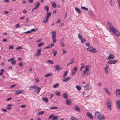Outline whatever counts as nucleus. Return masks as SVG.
Here are the masks:
<instances>
[{"label": "nucleus", "instance_id": "nucleus-54", "mask_svg": "<svg viewBox=\"0 0 120 120\" xmlns=\"http://www.w3.org/2000/svg\"><path fill=\"white\" fill-rule=\"evenodd\" d=\"M61 46L62 47H64L65 46V45H64V44L63 42H61Z\"/></svg>", "mask_w": 120, "mask_h": 120}, {"label": "nucleus", "instance_id": "nucleus-19", "mask_svg": "<svg viewBox=\"0 0 120 120\" xmlns=\"http://www.w3.org/2000/svg\"><path fill=\"white\" fill-rule=\"evenodd\" d=\"M75 9V11L77 12L78 13H81V11L79 8H78L77 7H75L74 8Z\"/></svg>", "mask_w": 120, "mask_h": 120}, {"label": "nucleus", "instance_id": "nucleus-48", "mask_svg": "<svg viewBox=\"0 0 120 120\" xmlns=\"http://www.w3.org/2000/svg\"><path fill=\"white\" fill-rule=\"evenodd\" d=\"M23 64L22 63H19V65L20 67L23 66Z\"/></svg>", "mask_w": 120, "mask_h": 120}, {"label": "nucleus", "instance_id": "nucleus-64", "mask_svg": "<svg viewBox=\"0 0 120 120\" xmlns=\"http://www.w3.org/2000/svg\"><path fill=\"white\" fill-rule=\"evenodd\" d=\"M20 107L22 108H25L26 107V106L25 105H21Z\"/></svg>", "mask_w": 120, "mask_h": 120}, {"label": "nucleus", "instance_id": "nucleus-60", "mask_svg": "<svg viewBox=\"0 0 120 120\" xmlns=\"http://www.w3.org/2000/svg\"><path fill=\"white\" fill-rule=\"evenodd\" d=\"M16 85V84H14L13 85H11V86L10 87V88H13V87H14V86H15Z\"/></svg>", "mask_w": 120, "mask_h": 120}, {"label": "nucleus", "instance_id": "nucleus-52", "mask_svg": "<svg viewBox=\"0 0 120 120\" xmlns=\"http://www.w3.org/2000/svg\"><path fill=\"white\" fill-rule=\"evenodd\" d=\"M44 112L43 111H41L39 112L38 113V114L39 115H41L43 114Z\"/></svg>", "mask_w": 120, "mask_h": 120}, {"label": "nucleus", "instance_id": "nucleus-39", "mask_svg": "<svg viewBox=\"0 0 120 120\" xmlns=\"http://www.w3.org/2000/svg\"><path fill=\"white\" fill-rule=\"evenodd\" d=\"M57 51L56 50H54L53 51V56H56L57 54Z\"/></svg>", "mask_w": 120, "mask_h": 120}, {"label": "nucleus", "instance_id": "nucleus-30", "mask_svg": "<svg viewBox=\"0 0 120 120\" xmlns=\"http://www.w3.org/2000/svg\"><path fill=\"white\" fill-rule=\"evenodd\" d=\"M78 37L79 39L81 40L82 38V36L80 34H79L78 35Z\"/></svg>", "mask_w": 120, "mask_h": 120}, {"label": "nucleus", "instance_id": "nucleus-1", "mask_svg": "<svg viewBox=\"0 0 120 120\" xmlns=\"http://www.w3.org/2000/svg\"><path fill=\"white\" fill-rule=\"evenodd\" d=\"M107 25L109 29L113 34H115V35L118 37H119L120 36V33L117 29L114 27L111 22L109 21H108Z\"/></svg>", "mask_w": 120, "mask_h": 120}, {"label": "nucleus", "instance_id": "nucleus-47", "mask_svg": "<svg viewBox=\"0 0 120 120\" xmlns=\"http://www.w3.org/2000/svg\"><path fill=\"white\" fill-rule=\"evenodd\" d=\"M68 74V72L66 71L64 73V75L63 76V77H65Z\"/></svg>", "mask_w": 120, "mask_h": 120}, {"label": "nucleus", "instance_id": "nucleus-16", "mask_svg": "<svg viewBox=\"0 0 120 120\" xmlns=\"http://www.w3.org/2000/svg\"><path fill=\"white\" fill-rule=\"evenodd\" d=\"M41 51V49H38L37 52L35 54V56H38L40 55V52Z\"/></svg>", "mask_w": 120, "mask_h": 120}, {"label": "nucleus", "instance_id": "nucleus-24", "mask_svg": "<svg viewBox=\"0 0 120 120\" xmlns=\"http://www.w3.org/2000/svg\"><path fill=\"white\" fill-rule=\"evenodd\" d=\"M110 2L111 5L112 6H113L115 3V2L113 0H110Z\"/></svg>", "mask_w": 120, "mask_h": 120}, {"label": "nucleus", "instance_id": "nucleus-5", "mask_svg": "<svg viewBox=\"0 0 120 120\" xmlns=\"http://www.w3.org/2000/svg\"><path fill=\"white\" fill-rule=\"evenodd\" d=\"M111 101L109 99H108L107 101L106 104L107 105L108 108L109 110H111V107L112 104L111 103Z\"/></svg>", "mask_w": 120, "mask_h": 120}, {"label": "nucleus", "instance_id": "nucleus-36", "mask_svg": "<svg viewBox=\"0 0 120 120\" xmlns=\"http://www.w3.org/2000/svg\"><path fill=\"white\" fill-rule=\"evenodd\" d=\"M59 85V84L58 83H57L54 85L53 86V88H57L58 87Z\"/></svg>", "mask_w": 120, "mask_h": 120}, {"label": "nucleus", "instance_id": "nucleus-57", "mask_svg": "<svg viewBox=\"0 0 120 120\" xmlns=\"http://www.w3.org/2000/svg\"><path fill=\"white\" fill-rule=\"evenodd\" d=\"M73 60H71L70 62L67 65V67H68V66L70 64H71L73 62Z\"/></svg>", "mask_w": 120, "mask_h": 120}, {"label": "nucleus", "instance_id": "nucleus-21", "mask_svg": "<svg viewBox=\"0 0 120 120\" xmlns=\"http://www.w3.org/2000/svg\"><path fill=\"white\" fill-rule=\"evenodd\" d=\"M35 9H37L38 8V7H39L40 6V3L39 2H37L35 4Z\"/></svg>", "mask_w": 120, "mask_h": 120}, {"label": "nucleus", "instance_id": "nucleus-62", "mask_svg": "<svg viewBox=\"0 0 120 120\" xmlns=\"http://www.w3.org/2000/svg\"><path fill=\"white\" fill-rule=\"evenodd\" d=\"M20 26V24L19 23L16 24V28H19Z\"/></svg>", "mask_w": 120, "mask_h": 120}, {"label": "nucleus", "instance_id": "nucleus-41", "mask_svg": "<svg viewBox=\"0 0 120 120\" xmlns=\"http://www.w3.org/2000/svg\"><path fill=\"white\" fill-rule=\"evenodd\" d=\"M44 43L42 42L39 43L38 45V46L39 47H40L44 45Z\"/></svg>", "mask_w": 120, "mask_h": 120}, {"label": "nucleus", "instance_id": "nucleus-61", "mask_svg": "<svg viewBox=\"0 0 120 120\" xmlns=\"http://www.w3.org/2000/svg\"><path fill=\"white\" fill-rule=\"evenodd\" d=\"M61 21V20L60 19H58V20L56 22V23H60Z\"/></svg>", "mask_w": 120, "mask_h": 120}, {"label": "nucleus", "instance_id": "nucleus-59", "mask_svg": "<svg viewBox=\"0 0 120 120\" xmlns=\"http://www.w3.org/2000/svg\"><path fill=\"white\" fill-rule=\"evenodd\" d=\"M54 116L53 115H52L50 116L49 117V119H50L52 118Z\"/></svg>", "mask_w": 120, "mask_h": 120}, {"label": "nucleus", "instance_id": "nucleus-49", "mask_svg": "<svg viewBox=\"0 0 120 120\" xmlns=\"http://www.w3.org/2000/svg\"><path fill=\"white\" fill-rule=\"evenodd\" d=\"M50 109H58V107H50Z\"/></svg>", "mask_w": 120, "mask_h": 120}, {"label": "nucleus", "instance_id": "nucleus-26", "mask_svg": "<svg viewBox=\"0 0 120 120\" xmlns=\"http://www.w3.org/2000/svg\"><path fill=\"white\" fill-rule=\"evenodd\" d=\"M89 84H88L86 86L84 87L85 89L86 90H87L89 89V86H88Z\"/></svg>", "mask_w": 120, "mask_h": 120}, {"label": "nucleus", "instance_id": "nucleus-45", "mask_svg": "<svg viewBox=\"0 0 120 120\" xmlns=\"http://www.w3.org/2000/svg\"><path fill=\"white\" fill-rule=\"evenodd\" d=\"M16 49H23V48L21 46H18L16 48Z\"/></svg>", "mask_w": 120, "mask_h": 120}, {"label": "nucleus", "instance_id": "nucleus-25", "mask_svg": "<svg viewBox=\"0 0 120 120\" xmlns=\"http://www.w3.org/2000/svg\"><path fill=\"white\" fill-rule=\"evenodd\" d=\"M30 86V88L31 90H33V89H34L35 90H36L38 88L37 86Z\"/></svg>", "mask_w": 120, "mask_h": 120}, {"label": "nucleus", "instance_id": "nucleus-20", "mask_svg": "<svg viewBox=\"0 0 120 120\" xmlns=\"http://www.w3.org/2000/svg\"><path fill=\"white\" fill-rule=\"evenodd\" d=\"M54 45V44L53 43H52L50 44L49 45L47 46H46L45 48L47 49L48 48H52V47Z\"/></svg>", "mask_w": 120, "mask_h": 120}, {"label": "nucleus", "instance_id": "nucleus-8", "mask_svg": "<svg viewBox=\"0 0 120 120\" xmlns=\"http://www.w3.org/2000/svg\"><path fill=\"white\" fill-rule=\"evenodd\" d=\"M16 93L15 94H24V91L23 90H19L18 91H16Z\"/></svg>", "mask_w": 120, "mask_h": 120}, {"label": "nucleus", "instance_id": "nucleus-44", "mask_svg": "<svg viewBox=\"0 0 120 120\" xmlns=\"http://www.w3.org/2000/svg\"><path fill=\"white\" fill-rule=\"evenodd\" d=\"M58 116H55L52 118V119L53 120H57L58 119Z\"/></svg>", "mask_w": 120, "mask_h": 120}, {"label": "nucleus", "instance_id": "nucleus-27", "mask_svg": "<svg viewBox=\"0 0 120 120\" xmlns=\"http://www.w3.org/2000/svg\"><path fill=\"white\" fill-rule=\"evenodd\" d=\"M52 7L54 8H56V5L55 3L54 2H53L52 3Z\"/></svg>", "mask_w": 120, "mask_h": 120}, {"label": "nucleus", "instance_id": "nucleus-3", "mask_svg": "<svg viewBox=\"0 0 120 120\" xmlns=\"http://www.w3.org/2000/svg\"><path fill=\"white\" fill-rule=\"evenodd\" d=\"M91 67L90 65L88 66L87 65H86L85 67V69L84 70L82 76H87L89 74L87 72L89 71Z\"/></svg>", "mask_w": 120, "mask_h": 120}, {"label": "nucleus", "instance_id": "nucleus-18", "mask_svg": "<svg viewBox=\"0 0 120 120\" xmlns=\"http://www.w3.org/2000/svg\"><path fill=\"white\" fill-rule=\"evenodd\" d=\"M62 95L63 97L65 99H67L68 97V95L66 93H64Z\"/></svg>", "mask_w": 120, "mask_h": 120}, {"label": "nucleus", "instance_id": "nucleus-55", "mask_svg": "<svg viewBox=\"0 0 120 120\" xmlns=\"http://www.w3.org/2000/svg\"><path fill=\"white\" fill-rule=\"evenodd\" d=\"M31 30H29L25 32V33L26 34H28L30 33H31Z\"/></svg>", "mask_w": 120, "mask_h": 120}, {"label": "nucleus", "instance_id": "nucleus-38", "mask_svg": "<svg viewBox=\"0 0 120 120\" xmlns=\"http://www.w3.org/2000/svg\"><path fill=\"white\" fill-rule=\"evenodd\" d=\"M38 90H35L34 92H37L38 94L40 90H41V88L39 87H38Z\"/></svg>", "mask_w": 120, "mask_h": 120}, {"label": "nucleus", "instance_id": "nucleus-34", "mask_svg": "<svg viewBox=\"0 0 120 120\" xmlns=\"http://www.w3.org/2000/svg\"><path fill=\"white\" fill-rule=\"evenodd\" d=\"M75 110H76L78 111H81L80 108L78 107L77 106H75Z\"/></svg>", "mask_w": 120, "mask_h": 120}, {"label": "nucleus", "instance_id": "nucleus-22", "mask_svg": "<svg viewBox=\"0 0 120 120\" xmlns=\"http://www.w3.org/2000/svg\"><path fill=\"white\" fill-rule=\"evenodd\" d=\"M48 19L49 18H47L46 17L44 18L43 20V22L44 23H46L47 22L48 20Z\"/></svg>", "mask_w": 120, "mask_h": 120}, {"label": "nucleus", "instance_id": "nucleus-63", "mask_svg": "<svg viewBox=\"0 0 120 120\" xmlns=\"http://www.w3.org/2000/svg\"><path fill=\"white\" fill-rule=\"evenodd\" d=\"M9 49H12L13 48V45H11L9 46Z\"/></svg>", "mask_w": 120, "mask_h": 120}, {"label": "nucleus", "instance_id": "nucleus-43", "mask_svg": "<svg viewBox=\"0 0 120 120\" xmlns=\"http://www.w3.org/2000/svg\"><path fill=\"white\" fill-rule=\"evenodd\" d=\"M44 9L45 10H46L47 12H48L49 10V7L47 6H46L44 8Z\"/></svg>", "mask_w": 120, "mask_h": 120}, {"label": "nucleus", "instance_id": "nucleus-53", "mask_svg": "<svg viewBox=\"0 0 120 120\" xmlns=\"http://www.w3.org/2000/svg\"><path fill=\"white\" fill-rule=\"evenodd\" d=\"M62 50L63 52V54H66L67 53V52L64 49H62Z\"/></svg>", "mask_w": 120, "mask_h": 120}, {"label": "nucleus", "instance_id": "nucleus-4", "mask_svg": "<svg viewBox=\"0 0 120 120\" xmlns=\"http://www.w3.org/2000/svg\"><path fill=\"white\" fill-rule=\"evenodd\" d=\"M88 51L93 53H95L97 52V50L96 49L92 47H89L87 48Z\"/></svg>", "mask_w": 120, "mask_h": 120}, {"label": "nucleus", "instance_id": "nucleus-17", "mask_svg": "<svg viewBox=\"0 0 120 120\" xmlns=\"http://www.w3.org/2000/svg\"><path fill=\"white\" fill-rule=\"evenodd\" d=\"M87 116L90 119H93V116L89 112H87Z\"/></svg>", "mask_w": 120, "mask_h": 120}, {"label": "nucleus", "instance_id": "nucleus-37", "mask_svg": "<svg viewBox=\"0 0 120 120\" xmlns=\"http://www.w3.org/2000/svg\"><path fill=\"white\" fill-rule=\"evenodd\" d=\"M52 75V74L51 73H48V74H46L45 75V76L46 77H49L50 76H51Z\"/></svg>", "mask_w": 120, "mask_h": 120}, {"label": "nucleus", "instance_id": "nucleus-28", "mask_svg": "<svg viewBox=\"0 0 120 120\" xmlns=\"http://www.w3.org/2000/svg\"><path fill=\"white\" fill-rule=\"evenodd\" d=\"M51 13L50 12H47V16L46 17L49 18V17L51 16Z\"/></svg>", "mask_w": 120, "mask_h": 120}, {"label": "nucleus", "instance_id": "nucleus-50", "mask_svg": "<svg viewBox=\"0 0 120 120\" xmlns=\"http://www.w3.org/2000/svg\"><path fill=\"white\" fill-rule=\"evenodd\" d=\"M104 91L106 93L108 91H109V90H108V89L107 88H104Z\"/></svg>", "mask_w": 120, "mask_h": 120}, {"label": "nucleus", "instance_id": "nucleus-29", "mask_svg": "<svg viewBox=\"0 0 120 120\" xmlns=\"http://www.w3.org/2000/svg\"><path fill=\"white\" fill-rule=\"evenodd\" d=\"M51 34L53 36L52 37H56V32L55 31H52Z\"/></svg>", "mask_w": 120, "mask_h": 120}, {"label": "nucleus", "instance_id": "nucleus-6", "mask_svg": "<svg viewBox=\"0 0 120 120\" xmlns=\"http://www.w3.org/2000/svg\"><path fill=\"white\" fill-rule=\"evenodd\" d=\"M109 66L108 65H106L105 67L104 68V70L106 74H108L109 72L108 69L109 68Z\"/></svg>", "mask_w": 120, "mask_h": 120}, {"label": "nucleus", "instance_id": "nucleus-15", "mask_svg": "<svg viewBox=\"0 0 120 120\" xmlns=\"http://www.w3.org/2000/svg\"><path fill=\"white\" fill-rule=\"evenodd\" d=\"M70 79H71L70 77H67L64 78L63 79V80L64 82H66Z\"/></svg>", "mask_w": 120, "mask_h": 120}, {"label": "nucleus", "instance_id": "nucleus-10", "mask_svg": "<svg viewBox=\"0 0 120 120\" xmlns=\"http://www.w3.org/2000/svg\"><path fill=\"white\" fill-rule=\"evenodd\" d=\"M115 93L116 95L118 96H120V89H116Z\"/></svg>", "mask_w": 120, "mask_h": 120}, {"label": "nucleus", "instance_id": "nucleus-9", "mask_svg": "<svg viewBox=\"0 0 120 120\" xmlns=\"http://www.w3.org/2000/svg\"><path fill=\"white\" fill-rule=\"evenodd\" d=\"M77 68L75 66L73 68V71L72 72V75H74L76 72L77 70Z\"/></svg>", "mask_w": 120, "mask_h": 120}, {"label": "nucleus", "instance_id": "nucleus-23", "mask_svg": "<svg viewBox=\"0 0 120 120\" xmlns=\"http://www.w3.org/2000/svg\"><path fill=\"white\" fill-rule=\"evenodd\" d=\"M42 99L45 102L48 103V98L46 97H45L43 98Z\"/></svg>", "mask_w": 120, "mask_h": 120}, {"label": "nucleus", "instance_id": "nucleus-14", "mask_svg": "<svg viewBox=\"0 0 120 120\" xmlns=\"http://www.w3.org/2000/svg\"><path fill=\"white\" fill-rule=\"evenodd\" d=\"M117 62V60H109L108 63L110 64H114Z\"/></svg>", "mask_w": 120, "mask_h": 120}, {"label": "nucleus", "instance_id": "nucleus-51", "mask_svg": "<svg viewBox=\"0 0 120 120\" xmlns=\"http://www.w3.org/2000/svg\"><path fill=\"white\" fill-rule=\"evenodd\" d=\"M47 62L48 63H50V64H53V62L52 60H47Z\"/></svg>", "mask_w": 120, "mask_h": 120}, {"label": "nucleus", "instance_id": "nucleus-13", "mask_svg": "<svg viewBox=\"0 0 120 120\" xmlns=\"http://www.w3.org/2000/svg\"><path fill=\"white\" fill-rule=\"evenodd\" d=\"M65 102L68 105H70L71 104V100L69 99H66L65 101Z\"/></svg>", "mask_w": 120, "mask_h": 120}, {"label": "nucleus", "instance_id": "nucleus-31", "mask_svg": "<svg viewBox=\"0 0 120 120\" xmlns=\"http://www.w3.org/2000/svg\"><path fill=\"white\" fill-rule=\"evenodd\" d=\"M70 120H79L73 116H71Z\"/></svg>", "mask_w": 120, "mask_h": 120}, {"label": "nucleus", "instance_id": "nucleus-58", "mask_svg": "<svg viewBox=\"0 0 120 120\" xmlns=\"http://www.w3.org/2000/svg\"><path fill=\"white\" fill-rule=\"evenodd\" d=\"M39 80L38 79V78H36L35 79V82L38 83L39 82Z\"/></svg>", "mask_w": 120, "mask_h": 120}, {"label": "nucleus", "instance_id": "nucleus-56", "mask_svg": "<svg viewBox=\"0 0 120 120\" xmlns=\"http://www.w3.org/2000/svg\"><path fill=\"white\" fill-rule=\"evenodd\" d=\"M37 30V29H31V32L32 31H33V32H34L35 31H36Z\"/></svg>", "mask_w": 120, "mask_h": 120}, {"label": "nucleus", "instance_id": "nucleus-46", "mask_svg": "<svg viewBox=\"0 0 120 120\" xmlns=\"http://www.w3.org/2000/svg\"><path fill=\"white\" fill-rule=\"evenodd\" d=\"M81 42L82 43H83L84 42H85L86 41V40L82 38L81 39Z\"/></svg>", "mask_w": 120, "mask_h": 120}, {"label": "nucleus", "instance_id": "nucleus-40", "mask_svg": "<svg viewBox=\"0 0 120 120\" xmlns=\"http://www.w3.org/2000/svg\"><path fill=\"white\" fill-rule=\"evenodd\" d=\"M76 88L77 89L79 90H81V87L77 85L76 86Z\"/></svg>", "mask_w": 120, "mask_h": 120}, {"label": "nucleus", "instance_id": "nucleus-12", "mask_svg": "<svg viewBox=\"0 0 120 120\" xmlns=\"http://www.w3.org/2000/svg\"><path fill=\"white\" fill-rule=\"evenodd\" d=\"M54 68L57 71H59L61 69V67L58 65L55 66Z\"/></svg>", "mask_w": 120, "mask_h": 120}, {"label": "nucleus", "instance_id": "nucleus-33", "mask_svg": "<svg viewBox=\"0 0 120 120\" xmlns=\"http://www.w3.org/2000/svg\"><path fill=\"white\" fill-rule=\"evenodd\" d=\"M52 38L54 43H55L56 42L57 40L56 39V37H52Z\"/></svg>", "mask_w": 120, "mask_h": 120}, {"label": "nucleus", "instance_id": "nucleus-35", "mask_svg": "<svg viewBox=\"0 0 120 120\" xmlns=\"http://www.w3.org/2000/svg\"><path fill=\"white\" fill-rule=\"evenodd\" d=\"M8 61H11V64L13 65H15L16 63L15 60H8Z\"/></svg>", "mask_w": 120, "mask_h": 120}, {"label": "nucleus", "instance_id": "nucleus-2", "mask_svg": "<svg viewBox=\"0 0 120 120\" xmlns=\"http://www.w3.org/2000/svg\"><path fill=\"white\" fill-rule=\"evenodd\" d=\"M95 117L96 118H97L99 120H104L105 118V117L102 114L101 112H95Z\"/></svg>", "mask_w": 120, "mask_h": 120}, {"label": "nucleus", "instance_id": "nucleus-7", "mask_svg": "<svg viewBox=\"0 0 120 120\" xmlns=\"http://www.w3.org/2000/svg\"><path fill=\"white\" fill-rule=\"evenodd\" d=\"M116 106L118 109L120 110V100H116Z\"/></svg>", "mask_w": 120, "mask_h": 120}, {"label": "nucleus", "instance_id": "nucleus-32", "mask_svg": "<svg viewBox=\"0 0 120 120\" xmlns=\"http://www.w3.org/2000/svg\"><path fill=\"white\" fill-rule=\"evenodd\" d=\"M81 8L82 9H83L86 11H87L88 10V8H86L84 6H82L81 7Z\"/></svg>", "mask_w": 120, "mask_h": 120}, {"label": "nucleus", "instance_id": "nucleus-42", "mask_svg": "<svg viewBox=\"0 0 120 120\" xmlns=\"http://www.w3.org/2000/svg\"><path fill=\"white\" fill-rule=\"evenodd\" d=\"M55 94L56 95L59 96H60L61 95L60 93L59 92L56 91L55 92Z\"/></svg>", "mask_w": 120, "mask_h": 120}, {"label": "nucleus", "instance_id": "nucleus-11", "mask_svg": "<svg viewBox=\"0 0 120 120\" xmlns=\"http://www.w3.org/2000/svg\"><path fill=\"white\" fill-rule=\"evenodd\" d=\"M115 55L113 54H110L108 56L107 59L108 60L113 59L115 57Z\"/></svg>", "mask_w": 120, "mask_h": 120}]
</instances>
